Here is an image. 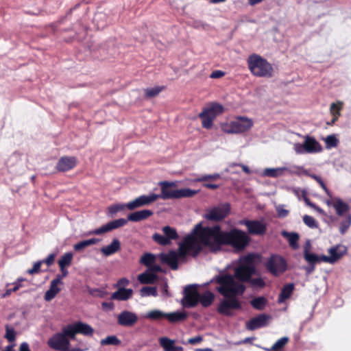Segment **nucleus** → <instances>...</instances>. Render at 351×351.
Here are the masks:
<instances>
[{"label":"nucleus","instance_id":"obj_1","mask_svg":"<svg viewBox=\"0 0 351 351\" xmlns=\"http://www.w3.org/2000/svg\"><path fill=\"white\" fill-rule=\"evenodd\" d=\"M202 239L209 245V251L212 253L219 252L223 245H230L236 251L241 252L250 241V237L245 232L237 228L223 231L219 225L206 226Z\"/></svg>","mask_w":351,"mask_h":351},{"label":"nucleus","instance_id":"obj_2","mask_svg":"<svg viewBox=\"0 0 351 351\" xmlns=\"http://www.w3.org/2000/svg\"><path fill=\"white\" fill-rule=\"evenodd\" d=\"M210 282L219 285L215 289L225 298L217 307L219 314L230 317L232 315V310L241 308V302L237 297L243 294L245 291V285L237 282L233 276L229 274L216 275L211 279Z\"/></svg>","mask_w":351,"mask_h":351},{"label":"nucleus","instance_id":"obj_3","mask_svg":"<svg viewBox=\"0 0 351 351\" xmlns=\"http://www.w3.org/2000/svg\"><path fill=\"white\" fill-rule=\"evenodd\" d=\"M206 230V227H204L202 222L195 226L191 233L186 236L180 243L176 252L178 258H185L189 252H192L193 256H196L202 250V247L209 249V245L202 239Z\"/></svg>","mask_w":351,"mask_h":351},{"label":"nucleus","instance_id":"obj_4","mask_svg":"<svg viewBox=\"0 0 351 351\" xmlns=\"http://www.w3.org/2000/svg\"><path fill=\"white\" fill-rule=\"evenodd\" d=\"M154 214L153 211L151 210H141L138 211H136L128 215V219H125L123 218L113 220L112 221L108 222V223L102 226L101 227L97 228L95 230L89 231V235H100L104 234L106 232H110L114 229L119 228L125 226L128 221H140L142 220H145L149 217L152 216Z\"/></svg>","mask_w":351,"mask_h":351},{"label":"nucleus","instance_id":"obj_5","mask_svg":"<svg viewBox=\"0 0 351 351\" xmlns=\"http://www.w3.org/2000/svg\"><path fill=\"white\" fill-rule=\"evenodd\" d=\"M247 64L250 72L256 77H271L273 75L272 65L264 58L257 53L250 55Z\"/></svg>","mask_w":351,"mask_h":351},{"label":"nucleus","instance_id":"obj_6","mask_svg":"<svg viewBox=\"0 0 351 351\" xmlns=\"http://www.w3.org/2000/svg\"><path fill=\"white\" fill-rule=\"evenodd\" d=\"M160 186V194H156L158 199L164 200L171 199H181L184 197H191L195 195L198 191L190 189H174L176 183L174 182L162 181L159 182Z\"/></svg>","mask_w":351,"mask_h":351},{"label":"nucleus","instance_id":"obj_7","mask_svg":"<svg viewBox=\"0 0 351 351\" xmlns=\"http://www.w3.org/2000/svg\"><path fill=\"white\" fill-rule=\"evenodd\" d=\"M255 258L254 254H248L241 258L238 266L234 269L233 278L241 282L250 280V278L256 272L254 263Z\"/></svg>","mask_w":351,"mask_h":351},{"label":"nucleus","instance_id":"obj_8","mask_svg":"<svg viewBox=\"0 0 351 351\" xmlns=\"http://www.w3.org/2000/svg\"><path fill=\"white\" fill-rule=\"evenodd\" d=\"M254 125L251 119L238 117L228 124L222 125V130L228 134H240L250 130Z\"/></svg>","mask_w":351,"mask_h":351},{"label":"nucleus","instance_id":"obj_9","mask_svg":"<svg viewBox=\"0 0 351 351\" xmlns=\"http://www.w3.org/2000/svg\"><path fill=\"white\" fill-rule=\"evenodd\" d=\"M267 270L274 276H278L287 269L286 260L278 254H272L265 263Z\"/></svg>","mask_w":351,"mask_h":351},{"label":"nucleus","instance_id":"obj_10","mask_svg":"<svg viewBox=\"0 0 351 351\" xmlns=\"http://www.w3.org/2000/svg\"><path fill=\"white\" fill-rule=\"evenodd\" d=\"M67 326L62 328L61 332H57L50 337L47 341L48 346L55 350H64L69 348L70 341L69 335L65 331Z\"/></svg>","mask_w":351,"mask_h":351},{"label":"nucleus","instance_id":"obj_11","mask_svg":"<svg viewBox=\"0 0 351 351\" xmlns=\"http://www.w3.org/2000/svg\"><path fill=\"white\" fill-rule=\"evenodd\" d=\"M182 304L185 308L195 307L199 301V292L197 285H189L186 286L183 291Z\"/></svg>","mask_w":351,"mask_h":351},{"label":"nucleus","instance_id":"obj_12","mask_svg":"<svg viewBox=\"0 0 351 351\" xmlns=\"http://www.w3.org/2000/svg\"><path fill=\"white\" fill-rule=\"evenodd\" d=\"M230 206L228 203L221 204L217 206H215L206 211L204 215V218L206 220L219 222L223 220L229 214Z\"/></svg>","mask_w":351,"mask_h":351},{"label":"nucleus","instance_id":"obj_13","mask_svg":"<svg viewBox=\"0 0 351 351\" xmlns=\"http://www.w3.org/2000/svg\"><path fill=\"white\" fill-rule=\"evenodd\" d=\"M67 330L65 331L71 339H74L77 334H82L86 336H92L94 332L93 328L88 324L78 322L73 324L66 326Z\"/></svg>","mask_w":351,"mask_h":351},{"label":"nucleus","instance_id":"obj_14","mask_svg":"<svg viewBox=\"0 0 351 351\" xmlns=\"http://www.w3.org/2000/svg\"><path fill=\"white\" fill-rule=\"evenodd\" d=\"M241 225H244L247 228V232L252 235H263L267 230L265 223L258 220L243 219L240 221Z\"/></svg>","mask_w":351,"mask_h":351},{"label":"nucleus","instance_id":"obj_15","mask_svg":"<svg viewBox=\"0 0 351 351\" xmlns=\"http://www.w3.org/2000/svg\"><path fill=\"white\" fill-rule=\"evenodd\" d=\"M157 199L158 196H156L155 193H150L148 195H143L127 203L125 207L130 210H133L137 208L149 205Z\"/></svg>","mask_w":351,"mask_h":351},{"label":"nucleus","instance_id":"obj_16","mask_svg":"<svg viewBox=\"0 0 351 351\" xmlns=\"http://www.w3.org/2000/svg\"><path fill=\"white\" fill-rule=\"evenodd\" d=\"M138 321L137 315L131 311H123L117 316V323L124 327H132Z\"/></svg>","mask_w":351,"mask_h":351},{"label":"nucleus","instance_id":"obj_17","mask_svg":"<svg viewBox=\"0 0 351 351\" xmlns=\"http://www.w3.org/2000/svg\"><path fill=\"white\" fill-rule=\"evenodd\" d=\"M77 162V158L75 156H62L58 161L56 169L59 172H66L74 169Z\"/></svg>","mask_w":351,"mask_h":351},{"label":"nucleus","instance_id":"obj_18","mask_svg":"<svg viewBox=\"0 0 351 351\" xmlns=\"http://www.w3.org/2000/svg\"><path fill=\"white\" fill-rule=\"evenodd\" d=\"M159 258L162 263L169 266L173 270L178 269V257L176 251L169 250L167 253H161L159 254Z\"/></svg>","mask_w":351,"mask_h":351},{"label":"nucleus","instance_id":"obj_19","mask_svg":"<svg viewBox=\"0 0 351 351\" xmlns=\"http://www.w3.org/2000/svg\"><path fill=\"white\" fill-rule=\"evenodd\" d=\"M268 316L265 314H261L252 318L245 324V328L249 330H254L257 328L267 326Z\"/></svg>","mask_w":351,"mask_h":351},{"label":"nucleus","instance_id":"obj_20","mask_svg":"<svg viewBox=\"0 0 351 351\" xmlns=\"http://www.w3.org/2000/svg\"><path fill=\"white\" fill-rule=\"evenodd\" d=\"M223 112V107L219 104L212 103L202 111V116H208L213 121L216 117Z\"/></svg>","mask_w":351,"mask_h":351},{"label":"nucleus","instance_id":"obj_21","mask_svg":"<svg viewBox=\"0 0 351 351\" xmlns=\"http://www.w3.org/2000/svg\"><path fill=\"white\" fill-rule=\"evenodd\" d=\"M332 207L335 208L336 213L339 217L346 216L349 213L350 206L339 197L333 199Z\"/></svg>","mask_w":351,"mask_h":351},{"label":"nucleus","instance_id":"obj_22","mask_svg":"<svg viewBox=\"0 0 351 351\" xmlns=\"http://www.w3.org/2000/svg\"><path fill=\"white\" fill-rule=\"evenodd\" d=\"M306 153H317L322 151L321 145L314 138L306 136L304 141Z\"/></svg>","mask_w":351,"mask_h":351},{"label":"nucleus","instance_id":"obj_23","mask_svg":"<svg viewBox=\"0 0 351 351\" xmlns=\"http://www.w3.org/2000/svg\"><path fill=\"white\" fill-rule=\"evenodd\" d=\"M330 257L333 258L332 264L337 262L341 257L346 254L347 248L344 245H337L328 249Z\"/></svg>","mask_w":351,"mask_h":351},{"label":"nucleus","instance_id":"obj_24","mask_svg":"<svg viewBox=\"0 0 351 351\" xmlns=\"http://www.w3.org/2000/svg\"><path fill=\"white\" fill-rule=\"evenodd\" d=\"M132 294V289L121 287L111 295L110 299L119 301H125L130 299Z\"/></svg>","mask_w":351,"mask_h":351},{"label":"nucleus","instance_id":"obj_25","mask_svg":"<svg viewBox=\"0 0 351 351\" xmlns=\"http://www.w3.org/2000/svg\"><path fill=\"white\" fill-rule=\"evenodd\" d=\"M159 343L164 351H183L182 347L176 346L174 345L175 341L168 337H160L159 339Z\"/></svg>","mask_w":351,"mask_h":351},{"label":"nucleus","instance_id":"obj_26","mask_svg":"<svg viewBox=\"0 0 351 351\" xmlns=\"http://www.w3.org/2000/svg\"><path fill=\"white\" fill-rule=\"evenodd\" d=\"M120 249V241L117 239H114L110 245L101 247V252L105 256H108L119 252Z\"/></svg>","mask_w":351,"mask_h":351},{"label":"nucleus","instance_id":"obj_27","mask_svg":"<svg viewBox=\"0 0 351 351\" xmlns=\"http://www.w3.org/2000/svg\"><path fill=\"white\" fill-rule=\"evenodd\" d=\"M294 290V285L293 283H289L285 285L279 294L278 302V303H282L286 300L289 299L292 295Z\"/></svg>","mask_w":351,"mask_h":351},{"label":"nucleus","instance_id":"obj_28","mask_svg":"<svg viewBox=\"0 0 351 351\" xmlns=\"http://www.w3.org/2000/svg\"><path fill=\"white\" fill-rule=\"evenodd\" d=\"M343 106V104L342 101H337L336 103L331 104L330 111L333 117L331 120V123H328V124L332 125L337 121L341 114L340 111L342 110Z\"/></svg>","mask_w":351,"mask_h":351},{"label":"nucleus","instance_id":"obj_29","mask_svg":"<svg viewBox=\"0 0 351 351\" xmlns=\"http://www.w3.org/2000/svg\"><path fill=\"white\" fill-rule=\"evenodd\" d=\"M215 300V295L210 291H206L202 294L199 293V303L204 308L210 306Z\"/></svg>","mask_w":351,"mask_h":351},{"label":"nucleus","instance_id":"obj_30","mask_svg":"<svg viewBox=\"0 0 351 351\" xmlns=\"http://www.w3.org/2000/svg\"><path fill=\"white\" fill-rule=\"evenodd\" d=\"M187 317L186 312L176 311L170 313H166V319L170 323H176L185 320Z\"/></svg>","mask_w":351,"mask_h":351},{"label":"nucleus","instance_id":"obj_31","mask_svg":"<svg viewBox=\"0 0 351 351\" xmlns=\"http://www.w3.org/2000/svg\"><path fill=\"white\" fill-rule=\"evenodd\" d=\"M158 279V276L149 271H145L138 275V280L141 284H153Z\"/></svg>","mask_w":351,"mask_h":351},{"label":"nucleus","instance_id":"obj_32","mask_svg":"<svg viewBox=\"0 0 351 351\" xmlns=\"http://www.w3.org/2000/svg\"><path fill=\"white\" fill-rule=\"evenodd\" d=\"M60 291L56 281H51L49 289L45 292L44 298L46 301H51Z\"/></svg>","mask_w":351,"mask_h":351},{"label":"nucleus","instance_id":"obj_33","mask_svg":"<svg viewBox=\"0 0 351 351\" xmlns=\"http://www.w3.org/2000/svg\"><path fill=\"white\" fill-rule=\"evenodd\" d=\"M98 242H99V239L96 238L84 240L75 243L73 245V249L76 252H80L90 245L97 244Z\"/></svg>","mask_w":351,"mask_h":351},{"label":"nucleus","instance_id":"obj_34","mask_svg":"<svg viewBox=\"0 0 351 351\" xmlns=\"http://www.w3.org/2000/svg\"><path fill=\"white\" fill-rule=\"evenodd\" d=\"M73 257V254L71 252H66L62 255L58 260V265L60 269L69 267L72 263Z\"/></svg>","mask_w":351,"mask_h":351},{"label":"nucleus","instance_id":"obj_35","mask_svg":"<svg viewBox=\"0 0 351 351\" xmlns=\"http://www.w3.org/2000/svg\"><path fill=\"white\" fill-rule=\"evenodd\" d=\"M267 300L265 297H257L250 301L252 306L258 311H262L265 308Z\"/></svg>","mask_w":351,"mask_h":351},{"label":"nucleus","instance_id":"obj_36","mask_svg":"<svg viewBox=\"0 0 351 351\" xmlns=\"http://www.w3.org/2000/svg\"><path fill=\"white\" fill-rule=\"evenodd\" d=\"M285 235L287 236V238L289 241V244L291 248L293 250H296L299 247L298 240H299V234L296 232H285Z\"/></svg>","mask_w":351,"mask_h":351},{"label":"nucleus","instance_id":"obj_37","mask_svg":"<svg viewBox=\"0 0 351 351\" xmlns=\"http://www.w3.org/2000/svg\"><path fill=\"white\" fill-rule=\"evenodd\" d=\"M286 169L285 167L276 169L267 168L264 170L263 175L270 178H276L282 175Z\"/></svg>","mask_w":351,"mask_h":351},{"label":"nucleus","instance_id":"obj_38","mask_svg":"<svg viewBox=\"0 0 351 351\" xmlns=\"http://www.w3.org/2000/svg\"><path fill=\"white\" fill-rule=\"evenodd\" d=\"M351 226V213H348L344 216V219L339 224V232L344 234Z\"/></svg>","mask_w":351,"mask_h":351},{"label":"nucleus","instance_id":"obj_39","mask_svg":"<svg viewBox=\"0 0 351 351\" xmlns=\"http://www.w3.org/2000/svg\"><path fill=\"white\" fill-rule=\"evenodd\" d=\"M162 232L167 239L171 242V240H176L178 238V234L176 229L170 226H165L162 228Z\"/></svg>","mask_w":351,"mask_h":351},{"label":"nucleus","instance_id":"obj_40","mask_svg":"<svg viewBox=\"0 0 351 351\" xmlns=\"http://www.w3.org/2000/svg\"><path fill=\"white\" fill-rule=\"evenodd\" d=\"M156 260V257L153 254L145 253L140 259V263L149 267L152 265Z\"/></svg>","mask_w":351,"mask_h":351},{"label":"nucleus","instance_id":"obj_41","mask_svg":"<svg viewBox=\"0 0 351 351\" xmlns=\"http://www.w3.org/2000/svg\"><path fill=\"white\" fill-rule=\"evenodd\" d=\"M289 341V338L283 337L279 339L269 349L271 351H281Z\"/></svg>","mask_w":351,"mask_h":351},{"label":"nucleus","instance_id":"obj_42","mask_svg":"<svg viewBox=\"0 0 351 351\" xmlns=\"http://www.w3.org/2000/svg\"><path fill=\"white\" fill-rule=\"evenodd\" d=\"M120 343L121 341L115 335L108 336L106 338L101 339L100 341V344L101 346H119Z\"/></svg>","mask_w":351,"mask_h":351},{"label":"nucleus","instance_id":"obj_43","mask_svg":"<svg viewBox=\"0 0 351 351\" xmlns=\"http://www.w3.org/2000/svg\"><path fill=\"white\" fill-rule=\"evenodd\" d=\"M152 239L158 244L166 246L170 244V241L165 237V235H162L158 233H155L152 235Z\"/></svg>","mask_w":351,"mask_h":351},{"label":"nucleus","instance_id":"obj_44","mask_svg":"<svg viewBox=\"0 0 351 351\" xmlns=\"http://www.w3.org/2000/svg\"><path fill=\"white\" fill-rule=\"evenodd\" d=\"M220 174L219 173H214V174H209V175H204L201 177H199L195 179V182H204L206 181H216L220 178Z\"/></svg>","mask_w":351,"mask_h":351},{"label":"nucleus","instance_id":"obj_45","mask_svg":"<svg viewBox=\"0 0 351 351\" xmlns=\"http://www.w3.org/2000/svg\"><path fill=\"white\" fill-rule=\"evenodd\" d=\"M141 295L142 297H147L150 295L156 297L158 295L157 289L156 287H143L141 289Z\"/></svg>","mask_w":351,"mask_h":351},{"label":"nucleus","instance_id":"obj_46","mask_svg":"<svg viewBox=\"0 0 351 351\" xmlns=\"http://www.w3.org/2000/svg\"><path fill=\"white\" fill-rule=\"evenodd\" d=\"M147 317L152 320H159L166 318V313L158 310H154L147 313Z\"/></svg>","mask_w":351,"mask_h":351},{"label":"nucleus","instance_id":"obj_47","mask_svg":"<svg viewBox=\"0 0 351 351\" xmlns=\"http://www.w3.org/2000/svg\"><path fill=\"white\" fill-rule=\"evenodd\" d=\"M303 221L306 226L311 228H318V223L315 219L314 217L305 215L303 216Z\"/></svg>","mask_w":351,"mask_h":351},{"label":"nucleus","instance_id":"obj_48","mask_svg":"<svg viewBox=\"0 0 351 351\" xmlns=\"http://www.w3.org/2000/svg\"><path fill=\"white\" fill-rule=\"evenodd\" d=\"M304 257L309 265H315L318 263V256L315 254L308 252L307 250L304 251Z\"/></svg>","mask_w":351,"mask_h":351},{"label":"nucleus","instance_id":"obj_49","mask_svg":"<svg viewBox=\"0 0 351 351\" xmlns=\"http://www.w3.org/2000/svg\"><path fill=\"white\" fill-rule=\"evenodd\" d=\"M199 117L202 120V127L206 129H210L213 125V120L208 116H202V112L199 114Z\"/></svg>","mask_w":351,"mask_h":351},{"label":"nucleus","instance_id":"obj_50","mask_svg":"<svg viewBox=\"0 0 351 351\" xmlns=\"http://www.w3.org/2000/svg\"><path fill=\"white\" fill-rule=\"evenodd\" d=\"M5 338L7 339L9 342H13L16 339V332L14 329L10 328L8 325L5 326Z\"/></svg>","mask_w":351,"mask_h":351},{"label":"nucleus","instance_id":"obj_51","mask_svg":"<svg viewBox=\"0 0 351 351\" xmlns=\"http://www.w3.org/2000/svg\"><path fill=\"white\" fill-rule=\"evenodd\" d=\"M247 282H250L252 287L263 288L265 286V282L261 278H252Z\"/></svg>","mask_w":351,"mask_h":351},{"label":"nucleus","instance_id":"obj_52","mask_svg":"<svg viewBox=\"0 0 351 351\" xmlns=\"http://www.w3.org/2000/svg\"><path fill=\"white\" fill-rule=\"evenodd\" d=\"M42 264H43L42 261H39L38 262H36L34 264L33 267L31 268V269H29L27 271V273L29 274H31V275L40 273V267H41Z\"/></svg>","mask_w":351,"mask_h":351},{"label":"nucleus","instance_id":"obj_53","mask_svg":"<svg viewBox=\"0 0 351 351\" xmlns=\"http://www.w3.org/2000/svg\"><path fill=\"white\" fill-rule=\"evenodd\" d=\"M325 141H326V143L327 146L329 147H336L337 145V143H338L337 138L335 136H333V135L328 136L326 138Z\"/></svg>","mask_w":351,"mask_h":351},{"label":"nucleus","instance_id":"obj_54","mask_svg":"<svg viewBox=\"0 0 351 351\" xmlns=\"http://www.w3.org/2000/svg\"><path fill=\"white\" fill-rule=\"evenodd\" d=\"M125 206L122 205V204H115V205H112V206H110L108 208V210L111 215H114V214H116L117 213H118L119 211L124 209Z\"/></svg>","mask_w":351,"mask_h":351},{"label":"nucleus","instance_id":"obj_55","mask_svg":"<svg viewBox=\"0 0 351 351\" xmlns=\"http://www.w3.org/2000/svg\"><path fill=\"white\" fill-rule=\"evenodd\" d=\"M162 89H147L145 93L147 98L154 97L158 95Z\"/></svg>","mask_w":351,"mask_h":351},{"label":"nucleus","instance_id":"obj_56","mask_svg":"<svg viewBox=\"0 0 351 351\" xmlns=\"http://www.w3.org/2000/svg\"><path fill=\"white\" fill-rule=\"evenodd\" d=\"M294 150L298 154H302L306 152V148L304 147V143L294 144Z\"/></svg>","mask_w":351,"mask_h":351},{"label":"nucleus","instance_id":"obj_57","mask_svg":"<svg viewBox=\"0 0 351 351\" xmlns=\"http://www.w3.org/2000/svg\"><path fill=\"white\" fill-rule=\"evenodd\" d=\"M55 257H56L55 254H49L45 259L42 260L43 264L45 263L48 266L51 265L54 263Z\"/></svg>","mask_w":351,"mask_h":351},{"label":"nucleus","instance_id":"obj_58","mask_svg":"<svg viewBox=\"0 0 351 351\" xmlns=\"http://www.w3.org/2000/svg\"><path fill=\"white\" fill-rule=\"evenodd\" d=\"M319 184V186L323 189V190L325 191V193L330 197H332V195H331V193L330 191L328 190V189L327 188L326 185L325 184V183L324 182V181L322 180V178L319 177V180H317L316 181Z\"/></svg>","mask_w":351,"mask_h":351},{"label":"nucleus","instance_id":"obj_59","mask_svg":"<svg viewBox=\"0 0 351 351\" xmlns=\"http://www.w3.org/2000/svg\"><path fill=\"white\" fill-rule=\"evenodd\" d=\"M332 261H333V258L330 257L329 256H326V255L318 256V263L324 262V263L332 264Z\"/></svg>","mask_w":351,"mask_h":351},{"label":"nucleus","instance_id":"obj_60","mask_svg":"<svg viewBox=\"0 0 351 351\" xmlns=\"http://www.w3.org/2000/svg\"><path fill=\"white\" fill-rule=\"evenodd\" d=\"M203 341V338L202 336L198 335L193 338H190L188 339V343L191 345H195Z\"/></svg>","mask_w":351,"mask_h":351},{"label":"nucleus","instance_id":"obj_61","mask_svg":"<svg viewBox=\"0 0 351 351\" xmlns=\"http://www.w3.org/2000/svg\"><path fill=\"white\" fill-rule=\"evenodd\" d=\"M276 210H277V215L279 217H285L289 214V210H287L280 206L278 207Z\"/></svg>","mask_w":351,"mask_h":351},{"label":"nucleus","instance_id":"obj_62","mask_svg":"<svg viewBox=\"0 0 351 351\" xmlns=\"http://www.w3.org/2000/svg\"><path fill=\"white\" fill-rule=\"evenodd\" d=\"M224 75H225L224 72L219 71V70H216L211 73L210 77L211 78L216 79V78H220V77H223Z\"/></svg>","mask_w":351,"mask_h":351},{"label":"nucleus","instance_id":"obj_63","mask_svg":"<svg viewBox=\"0 0 351 351\" xmlns=\"http://www.w3.org/2000/svg\"><path fill=\"white\" fill-rule=\"evenodd\" d=\"M128 284H129V280L125 278H122L117 281L116 287H119V288H121V287L123 288V287L128 285Z\"/></svg>","mask_w":351,"mask_h":351},{"label":"nucleus","instance_id":"obj_64","mask_svg":"<svg viewBox=\"0 0 351 351\" xmlns=\"http://www.w3.org/2000/svg\"><path fill=\"white\" fill-rule=\"evenodd\" d=\"M19 351H31L27 342H23L19 346Z\"/></svg>","mask_w":351,"mask_h":351}]
</instances>
